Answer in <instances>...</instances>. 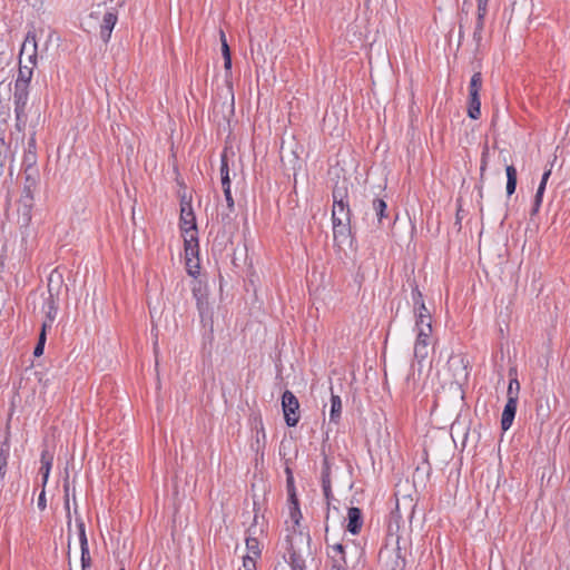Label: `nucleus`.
Returning a JSON list of instances; mask_svg holds the SVG:
<instances>
[{
  "instance_id": "obj_1",
  "label": "nucleus",
  "mask_w": 570,
  "mask_h": 570,
  "mask_svg": "<svg viewBox=\"0 0 570 570\" xmlns=\"http://www.w3.org/2000/svg\"><path fill=\"white\" fill-rule=\"evenodd\" d=\"M333 209L332 222L345 223L351 222V209L347 198V187L343 183L342 186L336 185L333 189Z\"/></svg>"
},
{
  "instance_id": "obj_2",
  "label": "nucleus",
  "mask_w": 570,
  "mask_h": 570,
  "mask_svg": "<svg viewBox=\"0 0 570 570\" xmlns=\"http://www.w3.org/2000/svg\"><path fill=\"white\" fill-rule=\"evenodd\" d=\"M282 407L286 424L295 426L299 421V403L297 397L288 390L282 395Z\"/></svg>"
},
{
  "instance_id": "obj_3",
  "label": "nucleus",
  "mask_w": 570,
  "mask_h": 570,
  "mask_svg": "<svg viewBox=\"0 0 570 570\" xmlns=\"http://www.w3.org/2000/svg\"><path fill=\"white\" fill-rule=\"evenodd\" d=\"M36 188L23 186V191L19 200L18 213L20 214L19 222L21 225L27 226L31 220V208L33 205V191Z\"/></svg>"
},
{
  "instance_id": "obj_4",
  "label": "nucleus",
  "mask_w": 570,
  "mask_h": 570,
  "mask_svg": "<svg viewBox=\"0 0 570 570\" xmlns=\"http://www.w3.org/2000/svg\"><path fill=\"white\" fill-rule=\"evenodd\" d=\"M180 228L183 234H197L196 217L190 202H181Z\"/></svg>"
},
{
  "instance_id": "obj_5",
  "label": "nucleus",
  "mask_w": 570,
  "mask_h": 570,
  "mask_svg": "<svg viewBox=\"0 0 570 570\" xmlns=\"http://www.w3.org/2000/svg\"><path fill=\"white\" fill-rule=\"evenodd\" d=\"M507 394H508V401L505 403V406L502 412V417H501V429L503 431H508L511 428L514 416H515L517 405H518V397L512 395L511 387L508 390Z\"/></svg>"
},
{
  "instance_id": "obj_6",
  "label": "nucleus",
  "mask_w": 570,
  "mask_h": 570,
  "mask_svg": "<svg viewBox=\"0 0 570 570\" xmlns=\"http://www.w3.org/2000/svg\"><path fill=\"white\" fill-rule=\"evenodd\" d=\"M76 525L78 529V537L81 550L80 561L85 567H91V558L89 552L88 539L86 534L85 522L81 517H76Z\"/></svg>"
},
{
  "instance_id": "obj_7",
  "label": "nucleus",
  "mask_w": 570,
  "mask_h": 570,
  "mask_svg": "<svg viewBox=\"0 0 570 570\" xmlns=\"http://www.w3.org/2000/svg\"><path fill=\"white\" fill-rule=\"evenodd\" d=\"M334 243L338 247L352 244L351 222L333 223Z\"/></svg>"
},
{
  "instance_id": "obj_8",
  "label": "nucleus",
  "mask_w": 570,
  "mask_h": 570,
  "mask_svg": "<svg viewBox=\"0 0 570 570\" xmlns=\"http://www.w3.org/2000/svg\"><path fill=\"white\" fill-rule=\"evenodd\" d=\"M29 100V88H14L13 104L16 117L21 120L23 114H27Z\"/></svg>"
},
{
  "instance_id": "obj_9",
  "label": "nucleus",
  "mask_w": 570,
  "mask_h": 570,
  "mask_svg": "<svg viewBox=\"0 0 570 570\" xmlns=\"http://www.w3.org/2000/svg\"><path fill=\"white\" fill-rule=\"evenodd\" d=\"M28 55V60L32 66L37 62V37L35 31H28L20 50V58Z\"/></svg>"
},
{
  "instance_id": "obj_10",
  "label": "nucleus",
  "mask_w": 570,
  "mask_h": 570,
  "mask_svg": "<svg viewBox=\"0 0 570 570\" xmlns=\"http://www.w3.org/2000/svg\"><path fill=\"white\" fill-rule=\"evenodd\" d=\"M372 208L376 216L379 227H385V226L389 227L394 223L393 218L386 212L387 206L383 199H381V198L373 199Z\"/></svg>"
},
{
  "instance_id": "obj_11",
  "label": "nucleus",
  "mask_w": 570,
  "mask_h": 570,
  "mask_svg": "<svg viewBox=\"0 0 570 570\" xmlns=\"http://www.w3.org/2000/svg\"><path fill=\"white\" fill-rule=\"evenodd\" d=\"M430 344V336H426L423 332L416 334L413 354L417 363H422L428 357Z\"/></svg>"
},
{
  "instance_id": "obj_12",
  "label": "nucleus",
  "mask_w": 570,
  "mask_h": 570,
  "mask_svg": "<svg viewBox=\"0 0 570 570\" xmlns=\"http://www.w3.org/2000/svg\"><path fill=\"white\" fill-rule=\"evenodd\" d=\"M117 23V14L108 11L104 14L102 22L100 24V38L107 43L111 37L112 29Z\"/></svg>"
},
{
  "instance_id": "obj_13",
  "label": "nucleus",
  "mask_w": 570,
  "mask_h": 570,
  "mask_svg": "<svg viewBox=\"0 0 570 570\" xmlns=\"http://www.w3.org/2000/svg\"><path fill=\"white\" fill-rule=\"evenodd\" d=\"M347 531L352 534H357L363 525L362 511L358 508L352 507L347 512Z\"/></svg>"
},
{
  "instance_id": "obj_14",
  "label": "nucleus",
  "mask_w": 570,
  "mask_h": 570,
  "mask_svg": "<svg viewBox=\"0 0 570 570\" xmlns=\"http://www.w3.org/2000/svg\"><path fill=\"white\" fill-rule=\"evenodd\" d=\"M52 281H53V275H51L49 277V284H48L49 297L46 299V306H47L46 317H47V320L45 322H47V328L51 327V325L57 316V311H58V307L56 305V302H55L53 295H52V288H51Z\"/></svg>"
},
{
  "instance_id": "obj_15",
  "label": "nucleus",
  "mask_w": 570,
  "mask_h": 570,
  "mask_svg": "<svg viewBox=\"0 0 570 570\" xmlns=\"http://www.w3.org/2000/svg\"><path fill=\"white\" fill-rule=\"evenodd\" d=\"M321 481H322V489H323L324 495L327 500H330V498L332 495L331 466H330L328 459L326 456L323 460Z\"/></svg>"
},
{
  "instance_id": "obj_16",
  "label": "nucleus",
  "mask_w": 570,
  "mask_h": 570,
  "mask_svg": "<svg viewBox=\"0 0 570 570\" xmlns=\"http://www.w3.org/2000/svg\"><path fill=\"white\" fill-rule=\"evenodd\" d=\"M32 75H33V66L32 65H31V67L20 65L19 71H18V77L14 82V88H29Z\"/></svg>"
},
{
  "instance_id": "obj_17",
  "label": "nucleus",
  "mask_w": 570,
  "mask_h": 570,
  "mask_svg": "<svg viewBox=\"0 0 570 570\" xmlns=\"http://www.w3.org/2000/svg\"><path fill=\"white\" fill-rule=\"evenodd\" d=\"M183 236L187 256V266H189L190 256H196L198 254V238L197 234H183Z\"/></svg>"
},
{
  "instance_id": "obj_18",
  "label": "nucleus",
  "mask_w": 570,
  "mask_h": 570,
  "mask_svg": "<svg viewBox=\"0 0 570 570\" xmlns=\"http://www.w3.org/2000/svg\"><path fill=\"white\" fill-rule=\"evenodd\" d=\"M468 116L474 120L480 118V116H481L480 94H474V92L469 94Z\"/></svg>"
},
{
  "instance_id": "obj_19",
  "label": "nucleus",
  "mask_w": 570,
  "mask_h": 570,
  "mask_svg": "<svg viewBox=\"0 0 570 570\" xmlns=\"http://www.w3.org/2000/svg\"><path fill=\"white\" fill-rule=\"evenodd\" d=\"M507 173V194L511 196L514 194L518 183V173L514 166L509 165L505 168Z\"/></svg>"
},
{
  "instance_id": "obj_20",
  "label": "nucleus",
  "mask_w": 570,
  "mask_h": 570,
  "mask_svg": "<svg viewBox=\"0 0 570 570\" xmlns=\"http://www.w3.org/2000/svg\"><path fill=\"white\" fill-rule=\"evenodd\" d=\"M246 550H247V554L245 557H249L253 559L261 558L262 550H261L259 541L256 538H254L252 535H248L246 538Z\"/></svg>"
},
{
  "instance_id": "obj_21",
  "label": "nucleus",
  "mask_w": 570,
  "mask_h": 570,
  "mask_svg": "<svg viewBox=\"0 0 570 570\" xmlns=\"http://www.w3.org/2000/svg\"><path fill=\"white\" fill-rule=\"evenodd\" d=\"M286 488H287L289 501L294 505L292 508L291 514H292V518H295V514L299 513V510H298V500L296 497V490H295V485H294V479H286Z\"/></svg>"
},
{
  "instance_id": "obj_22",
  "label": "nucleus",
  "mask_w": 570,
  "mask_h": 570,
  "mask_svg": "<svg viewBox=\"0 0 570 570\" xmlns=\"http://www.w3.org/2000/svg\"><path fill=\"white\" fill-rule=\"evenodd\" d=\"M194 296L196 298V302H197V308H198V312H199V315L202 318H204L208 312H209V307H208V302L206 299V295L202 292V289H194Z\"/></svg>"
},
{
  "instance_id": "obj_23",
  "label": "nucleus",
  "mask_w": 570,
  "mask_h": 570,
  "mask_svg": "<svg viewBox=\"0 0 570 570\" xmlns=\"http://www.w3.org/2000/svg\"><path fill=\"white\" fill-rule=\"evenodd\" d=\"M342 412V401L338 395L332 394L330 421L337 423Z\"/></svg>"
},
{
  "instance_id": "obj_24",
  "label": "nucleus",
  "mask_w": 570,
  "mask_h": 570,
  "mask_svg": "<svg viewBox=\"0 0 570 570\" xmlns=\"http://www.w3.org/2000/svg\"><path fill=\"white\" fill-rule=\"evenodd\" d=\"M485 16L487 13H476V21L473 31V40L475 41L476 46H479L482 40Z\"/></svg>"
},
{
  "instance_id": "obj_25",
  "label": "nucleus",
  "mask_w": 570,
  "mask_h": 570,
  "mask_svg": "<svg viewBox=\"0 0 570 570\" xmlns=\"http://www.w3.org/2000/svg\"><path fill=\"white\" fill-rule=\"evenodd\" d=\"M24 174V185L37 188L39 181V170L38 168L23 169Z\"/></svg>"
},
{
  "instance_id": "obj_26",
  "label": "nucleus",
  "mask_w": 570,
  "mask_h": 570,
  "mask_svg": "<svg viewBox=\"0 0 570 570\" xmlns=\"http://www.w3.org/2000/svg\"><path fill=\"white\" fill-rule=\"evenodd\" d=\"M51 463H52V459L50 456H47L46 452H43L41 455V468H40V472L42 474V485L43 487L46 485V483L48 481L50 469H51Z\"/></svg>"
},
{
  "instance_id": "obj_27",
  "label": "nucleus",
  "mask_w": 570,
  "mask_h": 570,
  "mask_svg": "<svg viewBox=\"0 0 570 570\" xmlns=\"http://www.w3.org/2000/svg\"><path fill=\"white\" fill-rule=\"evenodd\" d=\"M415 311V324H422L428 320H431V314L424 303H421L420 306L414 307Z\"/></svg>"
},
{
  "instance_id": "obj_28",
  "label": "nucleus",
  "mask_w": 570,
  "mask_h": 570,
  "mask_svg": "<svg viewBox=\"0 0 570 570\" xmlns=\"http://www.w3.org/2000/svg\"><path fill=\"white\" fill-rule=\"evenodd\" d=\"M46 331H47V322L42 323L41 332L38 338V343L33 350V355L39 357L43 354L45 344H46Z\"/></svg>"
},
{
  "instance_id": "obj_29",
  "label": "nucleus",
  "mask_w": 570,
  "mask_h": 570,
  "mask_svg": "<svg viewBox=\"0 0 570 570\" xmlns=\"http://www.w3.org/2000/svg\"><path fill=\"white\" fill-rule=\"evenodd\" d=\"M22 166L23 169L37 168V153L33 150H24Z\"/></svg>"
},
{
  "instance_id": "obj_30",
  "label": "nucleus",
  "mask_w": 570,
  "mask_h": 570,
  "mask_svg": "<svg viewBox=\"0 0 570 570\" xmlns=\"http://www.w3.org/2000/svg\"><path fill=\"white\" fill-rule=\"evenodd\" d=\"M482 88V75L481 72H474L471 77L470 85H469V94H480V90Z\"/></svg>"
},
{
  "instance_id": "obj_31",
  "label": "nucleus",
  "mask_w": 570,
  "mask_h": 570,
  "mask_svg": "<svg viewBox=\"0 0 570 570\" xmlns=\"http://www.w3.org/2000/svg\"><path fill=\"white\" fill-rule=\"evenodd\" d=\"M63 490H65V502H63V505H65V510H66L67 527H68V530H70V528H71V511H70L69 483H68V481L65 482Z\"/></svg>"
},
{
  "instance_id": "obj_32",
  "label": "nucleus",
  "mask_w": 570,
  "mask_h": 570,
  "mask_svg": "<svg viewBox=\"0 0 570 570\" xmlns=\"http://www.w3.org/2000/svg\"><path fill=\"white\" fill-rule=\"evenodd\" d=\"M330 558L331 567L330 568H346V557L345 554H327Z\"/></svg>"
},
{
  "instance_id": "obj_33",
  "label": "nucleus",
  "mask_w": 570,
  "mask_h": 570,
  "mask_svg": "<svg viewBox=\"0 0 570 570\" xmlns=\"http://www.w3.org/2000/svg\"><path fill=\"white\" fill-rule=\"evenodd\" d=\"M289 564H291V570H304L305 569V562H304L303 558L295 552L291 553Z\"/></svg>"
},
{
  "instance_id": "obj_34",
  "label": "nucleus",
  "mask_w": 570,
  "mask_h": 570,
  "mask_svg": "<svg viewBox=\"0 0 570 570\" xmlns=\"http://www.w3.org/2000/svg\"><path fill=\"white\" fill-rule=\"evenodd\" d=\"M325 541L327 544V554H345V549H344L343 544H341V543L330 544L327 537H325Z\"/></svg>"
},
{
  "instance_id": "obj_35",
  "label": "nucleus",
  "mask_w": 570,
  "mask_h": 570,
  "mask_svg": "<svg viewBox=\"0 0 570 570\" xmlns=\"http://www.w3.org/2000/svg\"><path fill=\"white\" fill-rule=\"evenodd\" d=\"M415 328H416L417 333L423 332L426 334V336L431 337V334H432L431 320H428L426 322H423L422 324H415Z\"/></svg>"
},
{
  "instance_id": "obj_36",
  "label": "nucleus",
  "mask_w": 570,
  "mask_h": 570,
  "mask_svg": "<svg viewBox=\"0 0 570 570\" xmlns=\"http://www.w3.org/2000/svg\"><path fill=\"white\" fill-rule=\"evenodd\" d=\"M219 36H220V42H222L223 58H227L228 56H230V49H229V46L226 40V36L223 30L219 31Z\"/></svg>"
},
{
  "instance_id": "obj_37",
  "label": "nucleus",
  "mask_w": 570,
  "mask_h": 570,
  "mask_svg": "<svg viewBox=\"0 0 570 570\" xmlns=\"http://www.w3.org/2000/svg\"><path fill=\"white\" fill-rule=\"evenodd\" d=\"M256 561H257V559H253L249 557H243V569H240V570H257Z\"/></svg>"
},
{
  "instance_id": "obj_38",
  "label": "nucleus",
  "mask_w": 570,
  "mask_h": 570,
  "mask_svg": "<svg viewBox=\"0 0 570 570\" xmlns=\"http://www.w3.org/2000/svg\"><path fill=\"white\" fill-rule=\"evenodd\" d=\"M229 212H234L235 203L230 189H223Z\"/></svg>"
},
{
  "instance_id": "obj_39",
  "label": "nucleus",
  "mask_w": 570,
  "mask_h": 570,
  "mask_svg": "<svg viewBox=\"0 0 570 570\" xmlns=\"http://www.w3.org/2000/svg\"><path fill=\"white\" fill-rule=\"evenodd\" d=\"M229 175V167L227 161V156L224 153L220 157V176Z\"/></svg>"
},
{
  "instance_id": "obj_40",
  "label": "nucleus",
  "mask_w": 570,
  "mask_h": 570,
  "mask_svg": "<svg viewBox=\"0 0 570 570\" xmlns=\"http://www.w3.org/2000/svg\"><path fill=\"white\" fill-rule=\"evenodd\" d=\"M412 297L414 302V307H417L420 306L421 303H424L422 293L417 289V287L413 289Z\"/></svg>"
},
{
  "instance_id": "obj_41",
  "label": "nucleus",
  "mask_w": 570,
  "mask_h": 570,
  "mask_svg": "<svg viewBox=\"0 0 570 570\" xmlns=\"http://www.w3.org/2000/svg\"><path fill=\"white\" fill-rule=\"evenodd\" d=\"M511 387L512 395L518 397L519 390H520V383L517 379H511L509 382L508 390Z\"/></svg>"
},
{
  "instance_id": "obj_42",
  "label": "nucleus",
  "mask_w": 570,
  "mask_h": 570,
  "mask_svg": "<svg viewBox=\"0 0 570 570\" xmlns=\"http://www.w3.org/2000/svg\"><path fill=\"white\" fill-rule=\"evenodd\" d=\"M544 190L546 189L538 187L535 196H534V200H533V204H535V207H541Z\"/></svg>"
},
{
  "instance_id": "obj_43",
  "label": "nucleus",
  "mask_w": 570,
  "mask_h": 570,
  "mask_svg": "<svg viewBox=\"0 0 570 570\" xmlns=\"http://www.w3.org/2000/svg\"><path fill=\"white\" fill-rule=\"evenodd\" d=\"M27 119H28V114H23V116L21 117V120H19V118L16 117V128L19 131H23L24 130V127H26V124H27Z\"/></svg>"
},
{
  "instance_id": "obj_44",
  "label": "nucleus",
  "mask_w": 570,
  "mask_h": 570,
  "mask_svg": "<svg viewBox=\"0 0 570 570\" xmlns=\"http://www.w3.org/2000/svg\"><path fill=\"white\" fill-rule=\"evenodd\" d=\"M8 459H9V450L1 448L0 449V465L7 466Z\"/></svg>"
},
{
  "instance_id": "obj_45",
  "label": "nucleus",
  "mask_w": 570,
  "mask_h": 570,
  "mask_svg": "<svg viewBox=\"0 0 570 570\" xmlns=\"http://www.w3.org/2000/svg\"><path fill=\"white\" fill-rule=\"evenodd\" d=\"M46 507H47V501H46V492H45V488H43L38 498V508L41 511H43L46 509Z\"/></svg>"
},
{
  "instance_id": "obj_46",
  "label": "nucleus",
  "mask_w": 570,
  "mask_h": 570,
  "mask_svg": "<svg viewBox=\"0 0 570 570\" xmlns=\"http://www.w3.org/2000/svg\"><path fill=\"white\" fill-rule=\"evenodd\" d=\"M488 2H489V0H478L476 13H487L488 12Z\"/></svg>"
},
{
  "instance_id": "obj_47",
  "label": "nucleus",
  "mask_w": 570,
  "mask_h": 570,
  "mask_svg": "<svg viewBox=\"0 0 570 570\" xmlns=\"http://www.w3.org/2000/svg\"><path fill=\"white\" fill-rule=\"evenodd\" d=\"M550 175H551V168L547 169L543 173L540 185H539L540 188L546 189V186H547Z\"/></svg>"
},
{
  "instance_id": "obj_48",
  "label": "nucleus",
  "mask_w": 570,
  "mask_h": 570,
  "mask_svg": "<svg viewBox=\"0 0 570 570\" xmlns=\"http://www.w3.org/2000/svg\"><path fill=\"white\" fill-rule=\"evenodd\" d=\"M220 180H222L223 189H230V176L229 175L220 176Z\"/></svg>"
},
{
  "instance_id": "obj_49",
  "label": "nucleus",
  "mask_w": 570,
  "mask_h": 570,
  "mask_svg": "<svg viewBox=\"0 0 570 570\" xmlns=\"http://www.w3.org/2000/svg\"><path fill=\"white\" fill-rule=\"evenodd\" d=\"M26 150H33L36 151V139H35V135H32L28 141V146L26 148Z\"/></svg>"
},
{
  "instance_id": "obj_50",
  "label": "nucleus",
  "mask_w": 570,
  "mask_h": 570,
  "mask_svg": "<svg viewBox=\"0 0 570 570\" xmlns=\"http://www.w3.org/2000/svg\"><path fill=\"white\" fill-rule=\"evenodd\" d=\"M224 67L226 70H229L232 68V57L228 56L227 58H224Z\"/></svg>"
},
{
  "instance_id": "obj_51",
  "label": "nucleus",
  "mask_w": 570,
  "mask_h": 570,
  "mask_svg": "<svg viewBox=\"0 0 570 570\" xmlns=\"http://www.w3.org/2000/svg\"><path fill=\"white\" fill-rule=\"evenodd\" d=\"M485 168H487V160H485V154H483L482 161H481V167H480L481 175H483Z\"/></svg>"
},
{
  "instance_id": "obj_52",
  "label": "nucleus",
  "mask_w": 570,
  "mask_h": 570,
  "mask_svg": "<svg viewBox=\"0 0 570 570\" xmlns=\"http://www.w3.org/2000/svg\"><path fill=\"white\" fill-rule=\"evenodd\" d=\"M286 479H294L293 471L289 466L285 468Z\"/></svg>"
},
{
  "instance_id": "obj_53",
  "label": "nucleus",
  "mask_w": 570,
  "mask_h": 570,
  "mask_svg": "<svg viewBox=\"0 0 570 570\" xmlns=\"http://www.w3.org/2000/svg\"><path fill=\"white\" fill-rule=\"evenodd\" d=\"M7 473V466L0 465V480L6 476Z\"/></svg>"
},
{
  "instance_id": "obj_54",
  "label": "nucleus",
  "mask_w": 570,
  "mask_h": 570,
  "mask_svg": "<svg viewBox=\"0 0 570 570\" xmlns=\"http://www.w3.org/2000/svg\"><path fill=\"white\" fill-rule=\"evenodd\" d=\"M539 209H540V207H535V204H533L532 209H531V215L533 216V215L538 214Z\"/></svg>"
},
{
  "instance_id": "obj_55",
  "label": "nucleus",
  "mask_w": 570,
  "mask_h": 570,
  "mask_svg": "<svg viewBox=\"0 0 570 570\" xmlns=\"http://www.w3.org/2000/svg\"><path fill=\"white\" fill-rule=\"evenodd\" d=\"M330 570H347L346 568H330Z\"/></svg>"
},
{
  "instance_id": "obj_56",
  "label": "nucleus",
  "mask_w": 570,
  "mask_h": 570,
  "mask_svg": "<svg viewBox=\"0 0 570 570\" xmlns=\"http://www.w3.org/2000/svg\"><path fill=\"white\" fill-rule=\"evenodd\" d=\"M70 547H71V543L70 541L68 542V557H70Z\"/></svg>"
},
{
  "instance_id": "obj_57",
  "label": "nucleus",
  "mask_w": 570,
  "mask_h": 570,
  "mask_svg": "<svg viewBox=\"0 0 570 570\" xmlns=\"http://www.w3.org/2000/svg\"><path fill=\"white\" fill-rule=\"evenodd\" d=\"M459 36H460V38H462V36H463V32H462V26H460Z\"/></svg>"
},
{
  "instance_id": "obj_58",
  "label": "nucleus",
  "mask_w": 570,
  "mask_h": 570,
  "mask_svg": "<svg viewBox=\"0 0 570 570\" xmlns=\"http://www.w3.org/2000/svg\"><path fill=\"white\" fill-rule=\"evenodd\" d=\"M90 567H85L83 564H81V570H89Z\"/></svg>"
},
{
  "instance_id": "obj_59",
  "label": "nucleus",
  "mask_w": 570,
  "mask_h": 570,
  "mask_svg": "<svg viewBox=\"0 0 570 570\" xmlns=\"http://www.w3.org/2000/svg\"><path fill=\"white\" fill-rule=\"evenodd\" d=\"M120 570H125V568H121Z\"/></svg>"
}]
</instances>
